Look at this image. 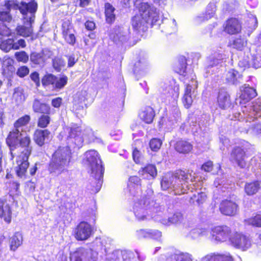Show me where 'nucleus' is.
I'll list each match as a JSON object with an SVG mask.
<instances>
[{"mask_svg": "<svg viewBox=\"0 0 261 261\" xmlns=\"http://www.w3.org/2000/svg\"><path fill=\"white\" fill-rule=\"evenodd\" d=\"M3 6L0 10V35L5 37L12 35L11 30L5 24L11 22L13 19L12 9L19 10L23 16L30 13L34 17L38 9L37 2L34 0L29 3L21 1L20 3L17 0H5Z\"/></svg>", "mask_w": 261, "mask_h": 261, "instance_id": "obj_1", "label": "nucleus"}, {"mask_svg": "<svg viewBox=\"0 0 261 261\" xmlns=\"http://www.w3.org/2000/svg\"><path fill=\"white\" fill-rule=\"evenodd\" d=\"M153 191L148 188L142 197L134 198L133 210L139 221L149 220L153 214L161 210V207L152 198Z\"/></svg>", "mask_w": 261, "mask_h": 261, "instance_id": "obj_2", "label": "nucleus"}, {"mask_svg": "<svg viewBox=\"0 0 261 261\" xmlns=\"http://www.w3.org/2000/svg\"><path fill=\"white\" fill-rule=\"evenodd\" d=\"M189 180L191 182L194 181L191 173L178 170L174 174L171 173L165 174L163 177L161 185L163 190L171 189L174 191L175 195H181L187 193L189 190L188 185Z\"/></svg>", "mask_w": 261, "mask_h": 261, "instance_id": "obj_3", "label": "nucleus"}, {"mask_svg": "<svg viewBox=\"0 0 261 261\" xmlns=\"http://www.w3.org/2000/svg\"><path fill=\"white\" fill-rule=\"evenodd\" d=\"M189 180L191 182L194 181L191 173L178 170L174 174L171 173L165 174L163 177L161 185L163 190L171 189L174 191L175 195H181L187 193L189 190L188 185Z\"/></svg>", "mask_w": 261, "mask_h": 261, "instance_id": "obj_4", "label": "nucleus"}, {"mask_svg": "<svg viewBox=\"0 0 261 261\" xmlns=\"http://www.w3.org/2000/svg\"><path fill=\"white\" fill-rule=\"evenodd\" d=\"M72 159V152L68 146H59L51 155L47 166L50 174L58 176L67 171Z\"/></svg>", "mask_w": 261, "mask_h": 261, "instance_id": "obj_5", "label": "nucleus"}, {"mask_svg": "<svg viewBox=\"0 0 261 261\" xmlns=\"http://www.w3.org/2000/svg\"><path fill=\"white\" fill-rule=\"evenodd\" d=\"M243 115L240 112L234 113L232 117L229 116L231 120L247 119V122L249 119H252L253 121L257 118L261 117V99H257L248 104L247 106L242 107Z\"/></svg>", "mask_w": 261, "mask_h": 261, "instance_id": "obj_6", "label": "nucleus"}, {"mask_svg": "<svg viewBox=\"0 0 261 261\" xmlns=\"http://www.w3.org/2000/svg\"><path fill=\"white\" fill-rule=\"evenodd\" d=\"M33 110L35 113L41 114L38 117L37 125L38 127L42 129H46L51 122V108L49 105L44 102H41L39 99L34 101Z\"/></svg>", "mask_w": 261, "mask_h": 261, "instance_id": "obj_7", "label": "nucleus"}, {"mask_svg": "<svg viewBox=\"0 0 261 261\" xmlns=\"http://www.w3.org/2000/svg\"><path fill=\"white\" fill-rule=\"evenodd\" d=\"M129 39V31L127 27H118L115 28V48L118 52L117 61L119 67L123 59L122 54L124 53L127 41Z\"/></svg>", "mask_w": 261, "mask_h": 261, "instance_id": "obj_8", "label": "nucleus"}, {"mask_svg": "<svg viewBox=\"0 0 261 261\" xmlns=\"http://www.w3.org/2000/svg\"><path fill=\"white\" fill-rule=\"evenodd\" d=\"M85 155L87 165L95 177H102L105 169L97 151L95 150H89L85 152Z\"/></svg>", "mask_w": 261, "mask_h": 261, "instance_id": "obj_9", "label": "nucleus"}, {"mask_svg": "<svg viewBox=\"0 0 261 261\" xmlns=\"http://www.w3.org/2000/svg\"><path fill=\"white\" fill-rule=\"evenodd\" d=\"M61 35L64 41L68 45L74 46L77 41L75 36L76 31L72 22L71 18H64L62 20Z\"/></svg>", "mask_w": 261, "mask_h": 261, "instance_id": "obj_10", "label": "nucleus"}, {"mask_svg": "<svg viewBox=\"0 0 261 261\" xmlns=\"http://www.w3.org/2000/svg\"><path fill=\"white\" fill-rule=\"evenodd\" d=\"M139 14L145 19H146V22L154 25L156 23L160 18L159 12L157 11L155 8L149 5L147 3H142L140 4L139 8Z\"/></svg>", "mask_w": 261, "mask_h": 261, "instance_id": "obj_11", "label": "nucleus"}, {"mask_svg": "<svg viewBox=\"0 0 261 261\" xmlns=\"http://www.w3.org/2000/svg\"><path fill=\"white\" fill-rule=\"evenodd\" d=\"M68 77L63 75L60 77L51 73L45 74L41 79V83L44 87H48L50 85L57 90L63 89L67 84Z\"/></svg>", "mask_w": 261, "mask_h": 261, "instance_id": "obj_12", "label": "nucleus"}, {"mask_svg": "<svg viewBox=\"0 0 261 261\" xmlns=\"http://www.w3.org/2000/svg\"><path fill=\"white\" fill-rule=\"evenodd\" d=\"M91 225L86 221L80 222L73 229L72 234L76 240L85 241L88 239L92 233Z\"/></svg>", "mask_w": 261, "mask_h": 261, "instance_id": "obj_13", "label": "nucleus"}, {"mask_svg": "<svg viewBox=\"0 0 261 261\" xmlns=\"http://www.w3.org/2000/svg\"><path fill=\"white\" fill-rule=\"evenodd\" d=\"M232 232L230 228L227 226H218L212 229V240L215 243H221L226 241L231 238Z\"/></svg>", "mask_w": 261, "mask_h": 261, "instance_id": "obj_14", "label": "nucleus"}, {"mask_svg": "<svg viewBox=\"0 0 261 261\" xmlns=\"http://www.w3.org/2000/svg\"><path fill=\"white\" fill-rule=\"evenodd\" d=\"M67 139L74 145L75 147H82L84 141V132L81 126L73 124L68 128Z\"/></svg>", "mask_w": 261, "mask_h": 261, "instance_id": "obj_15", "label": "nucleus"}, {"mask_svg": "<svg viewBox=\"0 0 261 261\" xmlns=\"http://www.w3.org/2000/svg\"><path fill=\"white\" fill-rule=\"evenodd\" d=\"M230 242L233 246L243 251L249 248L251 245V240L248 236L238 232L233 233L230 238Z\"/></svg>", "mask_w": 261, "mask_h": 261, "instance_id": "obj_16", "label": "nucleus"}, {"mask_svg": "<svg viewBox=\"0 0 261 261\" xmlns=\"http://www.w3.org/2000/svg\"><path fill=\"white\" fill-rule=\"evenodd\" d=\"M30 156L18 155L16 157V166L14 168L15 174L20 178L25 179L27 171L30 165L29 158Z\"/></svg>", "mask_w": 261, "mask_h": 261, "instance_id": "obj_17", "label": "nucleus"}, {"mask_svg": "<svg viewBox=\"0 0 261 261\" xmlns=\"http://www.w3.org/2000/svg\"><path fill=\"white\" fill-rule=\"evenodd\" d=\"M226 59V56L219 53H214L207 59L206 70L207 73L215 72L218 69L219 66Z\"/></svg>", "mask_w": 261, "mask_h": 261, "instance_id": "obj_18", "label": "nucleus"}, {"mask_svg": "<svg viewBox=\"0 0 261 261\" xmlns=\"http://www.w3.org/2000/svg\"><path fill=\"white\" fill-rule=\"evenodd\" d=\"M185 93L182 97V102L185 107L189 108L193 101L195 96V89L197 88V82L192 77L190 83L186 85Z\"/></svg>", "mask_w": 261, "mask_h": 261, "instance_id": "obj_19", "label": "nucleus"}, {"mask_svg": "<svg viewBox=\"0 0 261 261\" xmlns=\"http://www.w3.org/2000/svg\"><path fill=\"white\" fill-rule=\"evenodd\" d=\"M27 44L23 39H19L16 42L13 38H7L2 40L0 43V49L5 53H8L11 50H18L19 48H24Z\"/></svg>", "mask_w": 261, "mask_h": 261, "instance_id": "obj_20", "label": "nucleus"}, {"mask_svg": "<svg viewBox=\"0 0 261 261\" xmlns=\"http://www.w3.org/2000/svg\"><path fill=\"white\" fill-rule=\"evenodd\" d=\"M245 121L242 122L239 127L240 131L241 133L249 134L250 135H256L261 134V123H257L254 120L249 119L247 123V119H243Z\"/></svg>", "mask_w": 261, "mask_h": 261, "instance_id": "obj_21", "label": "nucleus"}, {"mask_svg": "<svg viewBox=\"0 0 261 261\" xmlns=\"http://www.w3.org/2000/svg\"><path fill=\"white\" fill-rule=\"evenodd\" d=\"M141 186V179L139 177L132 176L129 178L127 187L130 195L133 197V198L143 196Z\"/></svg>", "mask_w": 261, "mask_h": 261, "instance_id": "obj_22", "label": "nucleus"}, {"mask_svg": "<svg viewBox=\"0 0 261 261\" xmlns=\"http://www.w3.org/2000/svg\"><path fill=\"white\" fill-rule=\"evenodd\" d=\"M202 259L205 261H233L241 260L238 255L232 256L228 252L223 253H210L204 256Z\"/></svg>", "mask_w": 261, "mask_h": 261, "instance_id": "obj_23", "label": "nucleus"}, {"mask_svg": "<svg viewBox=\"0 0 261 261\" xmlns=\"http://www.w3.org/2000/svg\"><path fill=\"white\" fill-rule=\"evenodd\" d=\"M21 135L20 132H17L13 129L9 133L6 139V143L9 148L12 159H13L15 155L13 151L18 146L19 136Z\"/></svg>", "mask_w": 261, "mask_h": 261, "instance_id": "obj_24", "label": "nucleus"}, {"mask_svg": "<svg viewBox=\"0 0 261 261\" xmlns=\"http://www.w3.org/2000/svg\"><path fill=\"white\" fill-rule=\"evenodd\" d=\"M0 219L10 224L12 219V208L6 198H0Z\"/></svg>", "mask_w": 261, "mask_h": 261, "instance_id": "obj_25", "label": "nucleus"}, {"mask_svg": "<svg viewBox=\"0 0 261 261\" xmlns=\"http://www.w3.org/2000/svg\"><path fill=\"white\" fill-rule=\"evenodd\" d=\"M256 95L257 93L254 88L244 85L240 88V96L239 98L236 99L237 102H239L241 105L245 104Z\"/></svg>", "mask_w": 261, "mask_h": 261, "instance_id": "obj_26", "label": "nucleus"}, {"mask_svg": "<svg viewBox=\"0 0 261 261\" xmlns=\"http://www.w3.org/2000/svg\"><path fill=\"white\" fill-rule=\"evenodd\" d=\"M49 58L43 50L40 52L32 51L30 55L31 63L34 67H43Z\"/></svg>", "mask_w": 261, "mask_h": 261, "instance_id": "obj_27", "label": "nucleus"}, {"mask_svg": "<svg viewBox=\"0 0 261 261\" xmlns=\"http://www.w3.org/2000/svg\"><path fill=\"white\" fill-rule=\"evenodd\" d=\"M51 132L48 129L37 128L35 130L33 138L34 142L39 147L43 146L45 140L49 139Z\"/></svg>", "mask_w": 261, "mask_h": 261, "instance_id": "obj_28", "label": "nucleus"}, {"mask_svg": "<svg viewBox=\"0 0 261 261\" xmlns=\"http://www.w3.org/2000/svg\"><path fill=\"white\" fill-rule=\"evenodd\" d=\"M245 151L240 147H235L232 150L230 160L231 162L236 163L241 168H244L246 165L244 161Z\"/></svg>", "mask_w": 261, "mask_h": 261, "instance_id": "obj_29", "label": "nucleus"}, {"mask_svg": "<svg viewBox=\"0 0 261 261\" xmlns=\"http://www.w3.org/2000/svg\"><path fill=\"white\" fill-rule=\"evenodd\" d=\"M220 210L224 215L233 216L237 212L238 205L231 200H225L221 203Z\"/></svg>", "mask_w": 261, "mask_h": 261, "instance_id": "obj_30", "label": "nucleus"}, {"mask_svg": "<svg viewBox=\"0 0 261 261\" xmlns=\"http://www.w3.org/2000/svg\"><path fill=\"white\" fill-rule=\"evenodd\" d=\"M217 104L220 109L223 110H226L231 107V101L227 91L223 89L219 91L217 97Z\"/></svg>", "mask_w": 261, "mask_h": 261, "instance_id": "obj_31", "label": "nucleus"}, {"mask_svg": "<svg viewBox=\"0 0 261 261\" xmlns=\"http://www.w3.org/2000/svg\"><path fill=\"white\" fill-rule=\"evenodd\" d=\"M216 11V3L210 2L206 7L205 13L197 16L195 19L196 22L200 23L212 18L214 16Z\"/></svg>", "mask_w": 261, "mask_h": 261, "instance_id": "obj_32", "label": "nucleus"}, {"mask_svg": "<svg viewBox=\"0 0 261 261\" xmlns=\"http://www.w3.org/2000/svg\"><path fill=\"white\" fill-rule=\"evenodd\" d=\"M92 254L93 250H88L84 247H80L77 248L74 251L70 254V261H82L83 258L88 256L89 252Z\"/></svg>", "mask_w": 261, "mask_h": 261, "instance_id": "obj_33", "label": "nucleus"}, {"mask_svg": "<svg viewBox=\"0 0 261 261\" xmlns=\"http://www.w3.org/2000/svg\"><path fill=\"white\" fill-rule=\"evenodd\" d=\"M241 28L238 19L230 18L226 22L224 31L229 34H234L240 32Z\"/></svg>", "mask_w": 261, "mask_h": 261, "instance_id": "obj_34", "label": "nucleus"}, {"mask_svg": "<svg viewBox=\"0 0 261 261\" xmlns=\"http://www.w3.org/2000/svg\"><path fill=\"white\" fill-rule=\"evenodd\" d=\"M80 13V15H77L79 18L76 19V21L81 23L84 20H86L84 23L86 30L90 32L94 31L96 29V24L93 19H89V17L84 11L81 12Z\"/></svg>", "mask_w": 261, "mask_h": 261, "instance_id": "obj_35", "label": "nucleus"}, {"mask_svg": "<svg viewBox=\"0 0 261 261\" xmlns=\"http://www.w3.org/2000/svg\"><path fill=\"white\" fill-rule=\"evenodd\" d=\"M31 139L29 135H26L20 138L19 141L20 146L24 148L19 155L30 156L32 151V147L31 146Z\"/></svg>", "mask_w": 261, "mask_h": 261, "instance_id": "obj_36", "label": "nucleus"}, {"mask_svg": "<svg viewBox=\"0 0 261 261\" xmlns=\"http://www.w3.org/2000/svg\"><path fill=\"white\" fill-rule=\"evenodd\" d=\"M146 19H144L139 14L134 16L132 19V25L134 30L138 31H145L147 28Z\"/></svg>", "mask_w": 261, "mask_h": 261, "instance_id": "obj_37", "label": "nucleus"}, {"mask_svg": "<svg viewBox=\"0 0 261 261\" xmlns=\"http://www.w3.org/2000/svg\"><path fill=\"white\" fill-rule=\"evenodd\" d=\"M140 175L147 179L154 178L157 175V170L154 165L149 164L142 168L139 171Z\"/></svg>", "mask_w": 261, "mask_h": 261, "instance_id": "obj_38", "label": "nucleus"}, {"mask_svg": "<svg viewBox=\"0 0 261 261\" xmlns=\"http://www.w3.org/2000/svg\"><path fill=\"white\" fill-rule=\"evenodd\" d=\"M31 120V116L28 114H25L18 118L13 123L14 130L17 132L22 130L23 128L28 125Z\"/></svg>", "mask_w": 261, "mask_h": 261, "instance_id": "obj_39", "label": "nucleus"}, {"mask_svg": "<svg viewBox=\"0 0 261 261\" xmlns=\"http://www.w3.org/2000/svg\"><path fill=\"white\" fill-rule=\"evenodd\" d=\"M170 259L175 261H192L194 258L189 253L175 250L173 254H171Z\"/></svg>", "mask_w": 261, "mask_h": 261, "instance_id": "obj_40", "label": "nucleus"}, {"mask_svg": "<svg viewBox=\"0 0 261 261\" xmlns=\"http://www.w3.org/2000/svg\"><path fill=\"white\" fill-rule=\"evenodd\" d=\"M140 118L146 123H150L152 122L154 116V112L153 109L150 107L144 108L139 114Z\"/></svg>", "mask_w": 261, "mask_h": 261, "instance_id": "obj_41", "label": "nucleus"}, {"mask_svg": "<svg viewBox=\"0 0 261 261\" xmlns=\"http://www.w3.org/2000/svg\"><path fill=\"white\" fill-rule=\"evenodd\" d=\"M192 145L185 140H180L176 142L175 148L177 151L181 153H188L192 149Z\"/></svg>", "mask_w": 261, "mask_h": 261, "instance_id": "obj_42", "label": "nucleus"}, {"mask_svg": "<svg viewBox=\"0 0 261 261\" xmlns=\"http://www.w3.org/2000/svg\"><path fill=\"white\" fill-rule=\"evenodd\" d=\"M184 217L182 214L180 212H176L168 219L164 218L160 220V221L164 225H169L171 224L181 223Z\"/></svg>", "mask_w": 261, "mask_h": 261, "instance_id": "obj_43", "label": "nucleus"}, {"mask_svg": "<svg viewBox=\"0 0 261 261\" xmlns=\"http://www.w3.org/2000/svg\"><path fill=\"white\" fill-rule=\"evenodd\" d=\"M241 79L239 72L234 69L228 71L226 74V81L230 84L237 85L240 83Z\"/></svg>", "mask_w": 261, "mask_h": 261, "instance_id": "obj_44", "label": "nucleus"}, {"mask_svg": "<svg viewBox=\"0 0 261 261\" xmlns=\"http://www.w3.org/2000/svg\"><path fill=\"white\" fill-rule=\"evenodd\" d=\"M175 71L184 76L188 75L187 71V60L184 56H180L178 59V63L175 68Z\"/></svg>", "mask_w": 261, "mask_h": 261, "instance_id": "obj_45", "label": "nucleus"}, {"mask_svg": "<svg viewBox=\"0 0 261 261\" xmlns=\"http://www.w3.org/2000/svg\"><path fill=\"white\" fill-rule=\"evenodd\" d=\"M105 15L108 23L112 24L114 21V8L109 3L105 4Z\"/></svg>", "mask_w": 261, "mask_h": 261, "instance_id": "obj_46", "label": "nucleus"}, {"mask_svg": "<svg viewBox=\"0 0 261 261\" xmlns=\"http://www.w3.org/2000/svg\"><path fill=\"white\" fill-rule=\"evenodd\" d=\"M261 188V181H256L253 182L247 183L245 187V191L248 195L255 194Z\"/></svg>", "mask_w": 261, "mask_h": 261, "instance_id": "obj_47", "label": "nucleus"}, {"mask_svg": "<svg viewBox=\"0 0 261 261\" xmlns=\"http://www.w3.org/2000/svg\"><path fill=\"white\" fill-rule=\"evenodd\" d=\"M22 242V237L18 232H15L10 239V248L11 250L15 251Z\"/></svg>", "mask_w": 261, "mask_h": 261, "instance_id": "obj_48", "label": "nucleus"}, {"mask_svg": "<svg viewBox=\"0 0 261 261\" xmlns=\"http://www.w3.org/2000/svg\"><path fill=\"white\" fill-rule=\"evenodd\" d=\"M18 35L23 37H28L32 35L33 28L31 25L27 27L24 25H18L15 29Z\"/></svg>", "mask_w": 261, "mask_h": 261, "instance_id": "obj_49", "label": "nucleus"}, {"mask_svg": "<svg viewBox=\"0 0 261 261\" xmlns=\"http://www.w3.org/2000/svg\"><path fill=\"white\" fill-rule=\"evenodd\" d=\"M119 79L120 80V85L121 87V95L120 96V99L118 102H117V106L118 108V111H121L122 109V108L123 107L124 103V99L125 97V86L124 84L123 79L122 77H121V76L120 74H119Z\"/></svg>", "mask_w": 261, "mask_h": 261, "instance_id": "obj_50", "label": "nucleus"}, {"mask_svg": "<svg viewBox=\"0 0 261 261\" xmlns=\"http://www.w3.org/2000/svg\"><path fill=\"white\" fill-rule=\"evenodd\" d=\"M247 43V41L245 37L239 36L234 39L231 44V46L234 48L242 50L246 46Z\"/></svg>", "mask_w": 261, "mask_h": 261, "instance_id": "obj_51", "label": "nucleus"}, {"mask_svg": "<svg viewBox=\"0 0 261 261\" xmlns=\"http://www.w3.org/2000/svg\"><path fill=\"white\" fill-rule=\"evenodd\" d=\"M65 65V61L61 57H55L52 60L53 68L57 72H60Z\"/></svg>", "mask_w": 261, "mask_h": 261, "instance_id": "obj_52", "label": "nucleus"}, {"mask_svg": "<svg viewBox=\"0 0 261 261\" xmlns=\"http://www.w3.org/2000/svg\"><path fill=\"white\" fill-rule=\"evenodd\" d=\"M14 57L18 63L25 64L29 61V56L24 50L15 52L14 54Z\"/></svg>", "mask_w": 261, "mask_h": 261, "instance_id": "obj_53", "label": "nucleus"}, {"mask_svg": "<svg viewBox=\"0 0 261 261\" xmlns=\"http://www.w3.org/2000/svg\"><path fill=\"white\" fill-rule=\"evenodd\" d=\"M207 234V230L205 228H196L192 229L189 233L190 236L193 239L199 237L205 236Z\"/></svg>", "mask_w": 261, "mask_h": 261, "instance_id": "obj_54", "label": "nucleus"}, {"mask_svg": "<svg viewBox=\"0 0 261 261\" xmlns=\"http://www.w3.org/2000/svg\"><path fill=\"white\" fill-rule=\"evenodd\" d=\"M165 32L170 34L176 30V24L175 19L167 20L166 25L164 26Z\"/></svg>", "mask_w": 261, "mask_h": 261, "instance_id": "obj_55", "label": "nucleus"}, {"mask_svg": "<svg viewBox=\"0 0 261 261\" xmlns=\"http://www.w3.org/2000/svg\"><path fill=\"white\" fill-rule=\"evenodd\" d=\"M206 199V195L204 192L198 193L197 195L194 194L191 198L190 202L194 203L195 201L198 205L202 204Z\"/></svg>", "mask_w": 261, "mask_h": 261, "instance_id": "obj_56", "label": "nucleus"}, {"mask_svg": "<svg viewBox=\"0 0 261 261\" xmlns=\"http://www.w3.org/2000/svg\"><path fill=\"white\" fill-rule=\"evenodd\" d=\"M247 224L255 227H261V214H257L245 220Z\"/></svg>", "mask_w": 261, "mask_h": 261, "instance_id": "obj_57", "label": "nucleus"}, {"mask_svg": "<svg viewBox=\"0 0 261 261\" xmlns=\"http://www.w3.org/2000/svg\"><path fill=\"white\" fill-rule=\"evenodd\" d=\"M251 64L255 68L261 67V54L252 56L251 63L247 62L245 66H250Z\"/></svg>", "mask_w": 261, "mask_h": 261, "instance_id": "obj_58", "label": "nucleus"}, {"mask_svg": "<svg viewBox=\"0 0 261 261\" xmlns=\"http://www.w3.org/2000/svg\"><path fill=\"white\" fill-rule=\"evenodd\" d=\"M29 72V68L26 65H22L17 68L16 74L19 77L23 78L27 76Z\"/></svg>", "mask_w": 261, "mask_h": 261, "instance_id": "obj_59", "label": "nucleus"}, {"mask_svg": "<svg viewBox=\"0 0 261 261\" xmlns=\"http://www.w3.org/2000/svg\"><path fill=\"white\" fill-rule=\"evenodd\" d=\"M164 94H168L169 96L172 97L175 99L179 96L178 87H174L173 89L171 86H169L166 88Z\"/></svg>", "mask_w": 261, "mask_h": 261, "instance_id": "obj_60", "label": "nucleus"}, {"mask_svg": "<svg viewBox=\"0 0 261 261\" xmlns=\"http://www.w3.org/2000/svg\"><path fill=\"white\" fill-rule=\"evenodd\" d=\"M128 250H115V256H116L115 259H117L118 260H122L123 261L128 260Z\"/></svg>", "mask_w": 261, "mask_h": 261, "instance_id": "obj_61", "label": "nucleus"}, {"mask_svg": "<svg viewBox=\"0 0 261 261\" xmlns=\"http://www.w3.org/2000/svg\"><path fill=\"white\" fill-rule=\"evenodd\" d=\"M247 27L251 30L255 29L257 25V20L255 16L250 14L247 20Z\"/></svg>", "mask_w": 261, "mask_h": 261, "instance_id": "obj_62", "label": "nucleus"}, {"mask_svg": "<svg viewBox=\"0 0 261 261\" xmlns=\"http://www.w3.org/2000/svg\"><path fill=\"white\" fill-rule=\"evenodd\" d=\"M162 144L161 140L154 138L150 141L149 146L152 151H156L160 148Z\"/></svg>", "mask_w": 261, "mask_h": 261, "instance_id": "obj_63", "label": "nucleus"}, {"mask_svg": "<svg viewBox=\"0 0 261 261\" xmlns=\"http://www.w3.org/2000/svg\"><path fill=\"white\" fill-rule=\"evenodd\" d=\"M9 192L15 194L19 192L20 184L17 181H10L8 182Z\"/></svg>", "mask_w": 261, "mask_h": 261, "instance_id": "obj_64", "label": "nucleus"}]
</instances>
